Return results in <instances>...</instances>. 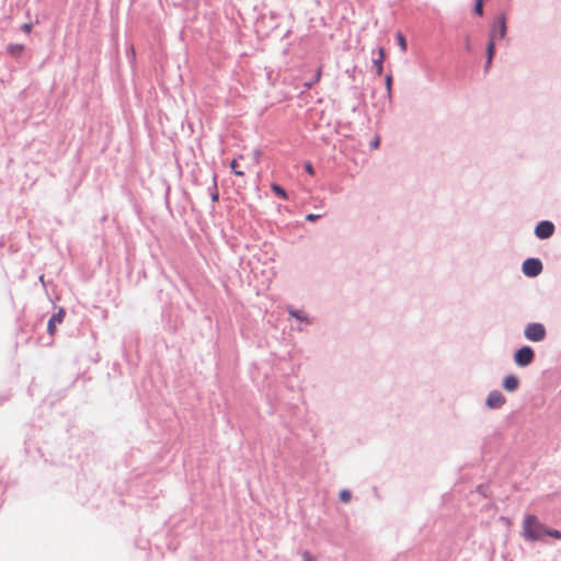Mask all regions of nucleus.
I'll return each instance as SVG.
<instances>
[{
	"mask_svg": "<svg viewBox=\"0 0 561 561\" xmlns=\"http://www.w3.org/2000/svg\"><path fill=\"white\" fill-rule=\"evenodd\" d=\"M547 527L535 515H526L523 522V536L528 541L542 540Z\"/></svg>",
	"mask_w": 561,
	"mask_h": 561,
	"instance_id": "f257e3e1",
	"label": "nucleus"
},
{
	"mask_svg": "<svg viewBox=\"0 0 561 561\" xmlns=\"http://www.w3.org/2000/svg\"><path fill=\"white\" fill-rule=\"evenodd\" d=\"M524 335L528 341L541 342L546 339L547 331L543 324L534 322L525 328Z\"/></svg>",
	"mask_w": 561,
	"mask_h": 561,
	"instance_id": "f03ea898",
	"label": "nucleus"
},
{
	"mask_svg": "<svg viewBox=\"0 0 561 561\" xmlns=\"http://www.w3.org/2000/svg\"><path fill=\"white\" fill-rule=\"evenodd\" d=\"M535 353L530 346H523L514 354L515 364L520 367H526L534 362Z\"/></svg>",
	"mask_w": 561,
	"mask_h": 561,
	"instance_id": "7ed1b4c3",
	"label": "nucleus"
},
{
	"mask_svg": "<svg viewBox=\"0 0 561 561\" xmlns=\"http://www.w3.org/2000/svg\"><path fill=\"white\" fill-rule=\"evenodd\" d=\"M522 268L526 276L536 277L542 272V263L538 259H527Z\"/></svg>",
	"mask_w": 561,
	"mask_h": 561,
	"instance_id": "20e7f679",
	"label": "nucleus"
},
{
	"mask_svg": "<svg viewBox=\"0 0 561 561\" xmlns=\"http://www.w3.org/2000/svg\"><path fill=\"white\" fill-rule=\"evenodd\" d=\"M554 232V226L551 221H541L535 228V234L539 239H547L551 237Z\"/></svg>",
	"mask_w": 561,
	"mask_h": 561,
	"instance_id": "39448f33",
	"label": "nucleus"
},
{
	"mask_svg": "<svg viewBox=\"0 0 561 561\" xmlns=\"http://www.w3.org/2000/svg\"><path fill=\"white\" fill-rule=\"evenodd\" d=\"M495 39H496V26H494L491 31L489 44L486 47V62H485L486 71L490 69L494 54H495Z\"/></svg>",
	"mask_w": 561,
	"mask_h": 561,
	"instance_id": "423d86ee",
	"label": "nucleus"
},
{
	"mask_svg": "<svg viewBox=\"0 0 561 561\" xmlns=\"http://www.w3.org/2000/svg\"><path fill=\"white\" fill-rule=\"evenodd\" d=\"M505 402V397L499 390L491 391L486 398V405L490 409H499L503 407Z\"/></svg>",
	"mask_w": 561,
	"mask_h": 561,
	"instance_id": "0eeeda50",
	"label": "nucleus"
},
{
	"mask_svg": "<svg viewBox=\"0 0 561 561\" xmlns=\"http://www.w3.org/2000/svg\"><path fill=\"white\" fill-rule=\"evenodd\" d=\"M65 316H66L65 310L59 309V311L57 313L53 314L51 318L49 319L48 324H47V331L51 336L55 335V333L57 331V324L62 323Z\"/></svg>",
	"mask_w": 561,
	"mask_h": 561,
	"instance_id": "6e6552de",
	"label": "nucleus"
},
{
	"mask_svg": "<svg viewBox=\"0 0 561 561\" xmlns=\"http://www.w3.org/2000/svg\"><path fill=\"white\" fill-rule=\"evenodd\" d=\"M519 387V379L514 375H508L503 379V388L508 392H514Z\"/></svg>",
	"mask_w": 561,
	"mask_h": 561,
	"instance_id": "1a4fd4ad",
	"label": "nucleus"
},
{
	"mask_svg": "<svg viewBox=\"0 0 561 561\" xmlns=\"http://www.w3.org/2000/svg\"><path fill=\"white\" fill-rule=\"evenodd\" d=\"M496 26V38H503L506 33V20L503 14L499 15L492 28Z\"/></svg>",
	"mask_w": 561,
	"mask_h": 561,
	"instance_id": "9d476101",
	"label": "nucleus"
},
{
	"mask_svg": "<svg viewBox=\"0 0 561 561\" xmlns=\"http://www.w3.org/2000/svg\"><path fill=\"white\" fill-rule=\"evenodd\" d=\"M378 54H379V57L374 60V66L376 68L377 75L381 76L382 71H383L382 64H383V60H385V57H386L385 48L380 47L379 50H378Z\"/></svg>",
	"mask_w": 561,
	"mask_h": 561,
	"instance_id": "9b49d317",
	"label": "nucleus"
},
{
	"mask_svg": "<svg viewBox=\"0 0 561 561\" xmlns=\"http://www.w3.org/2000/svg\"><path fill=\"white\" fill-rule=\"evenodd\" d=\"M243 159V154H239L237 159L230 162V169L236 176H244V171L241 169L239 160Z\"/></svg>",
	"mask_w": 561,
	"mask_h": 561,
	"instance_id": "f8f14e48",
	"label": "nucleus"
},
{
	"mask_svg": "<svg viewBox=\"0 0 561 561\" xmlns=\"http://www.w3.org/2000/svg\"><path fill=\"white\" fill-rule=\"evenodd\" d=\"M7 50L12 57H20L22 55V53L24 51V45L10 44L7 47Z\"/></svg>",
	"mask_w": 561,
	"mask_h": 561,
	"instance_id": "ddd939ff",
	"label": "nucleus"
},
{
	"mask_svg": "<svg viewBox=\"0 0 561 561\" xmlns=\"http://www.w3.org/2000/svg\"><path fill=\"white\" fill-rule=\"evenodd\" d=\"M271 188L280 198H283V199H287L288 198V195H287L286 191L280 185H278L276 183H273L271 185Z\"/></svg>",
	"mask_w": 561,
	"mask_h": 561,
	"instance_id": "4468645a",
	"label": "nucleus"
},
{
	"mask_svg": "<svg viewBox=\"0 0 561 561\" xmlns=\"http://www.w3.org/2000/svg\"><path fill=\"white\" fill-rule=\"evenodd\" d=\"M397 41H398V44H399L401 50L403 53L407 51V41H405V37L401 33L397 34Z\"/></svg>",
	"mask_w": 561,
	"mask_h": 561,
	"instance_id": "2eb2a0df",
	"label": "nucleus"
},
{
	"mask_svg": "<svg viewBox=\"0 0 561 561\" xmlns=\"http://www.w3.org/2000/svg\"><path fill=\"white\" fill-rule=\"evenodd\" d=\"M351 497H352V494L348 490H343L340 492V500L343 502V503H347L351 501Z\"/></svg>",
	"mask_w": 561,
	"mask_h": 561,
	"instance_id": "dca6fc26",
	"label": "nucleus"
},
{
	"mask_svg": "<svg viewBox=\"0 0 561 561\" xmlns=\"http://www.w3.org/2000/svg\"><path fill=\"white\" fill-rule=\"evenodd\" d=\"M321 75H322V70H321V68H318L317 72H316V76H314V80L311 81V82H306L305 87L307 89H310L314 82H318L320 80Z\"/></svg>",
	"mask_w": 561,
	"mask_h": 561,
	"instance_id": "f3484780",
	"label": "nucleus"
},
{
	"mask_svg": "<svg viewBox=\"0 0 561 561\" xmlns=\"http://www.w3.org/2000/svg\"><path fill=\"white\" fill-rule=\"evenodd\" d=\"M474 12L478 15H482L483 14V0H477L476 1Z\"/></svg>",
	"mask_w": 561,
	"mask_h": 561,
	"instance_id": "a211bd4d",
	"label": "nucleus"
},
{
	"mask_svg": "<svg viewBox=\"0 0 561 561\" xmlns=\"http://www.w3.org/2000/svg\"><path fill=\"white\" fill-rule=\"evenodd\" d=\"M213 182H214L215 192L211 194V199H213V202H217L218 201V192H217V175L216 174H214V176H213Z\"/></svg>",
	"mask_w": 561,
	"mask_h": 561,
	"instance_id": "6ab92c4d",
	"label": "nucleus"
},
{
	"mask_svg": "<svg viewBox=\"0 0 561 561\" xmlns=\"http://www.w3.org/2000/svg\"><path fill=\"white\" fill-rule=\"evenodd\" d=\"M546 536H550V537H553L554 539H561V533L557 529H548L547 528V535Z\"/></svg>",
	"mask_w": 561,
	"mask_h": 561,
	"instance_id": "aec40b11",
	"label": "nucleus"
},
{
	"mask_svg": "<svg viewBox=\"0 0 561 561\" xmlns=\"http://www.w3.org/2000/svg\"><path fill=\"white\" fill-rule=\"evenodd\" d=\"M380 146V137L379 136H376L373 141L370 142V147L373 149H378Z\"/></svg>",
	"mask_w": 561,
	"mask_h": 561,
	"instance_id": "412c9836",
	"label": "nucleus"
},
{
	"mask_svg": "<svg viewBox=\"0 0 561 561\" xmlns=\"http://www.w3.org/2000/svg\"><path fill=\"white\" fill-rule=\"evenodd\" d=\"M289 313H290V316L295 317L298 320H304V317L301 316L300 311L289 310Z\"/></svg>",
	"mask_w": 561,
	"mask_h": 561,
	"instance_id": "4be33fe9",
	"label": "nucleus"
},
{
	"mask_svg": "<svg viewBox=\"0 0 561 561\" xmlns=\"http://www.w3.org/2000/svg\"><path fill=\"white\" fill-rule=\"evenodd\" d=\"M32 27H33V26H32V24H31V23H24V24L22 25V31L28 34V33H31V32H32Z\"/></svg>",
	"mask_w": 561,
	"mask_h": 561,
	"instance_id": "5701e85b",
	"label": "nucleus"
},
{
	"mask_svg": "<svg viewBox=\"0 0 561 561\" xmlns=\"http://www.w3.org/2000/svg\"><path fill=\"white\" fill-rule=\"evenodd\" d=\"M321 217V215H316V214H309L306 216V219L308 221H316L317 219H319Z\"/></svg>",
	"mask_w": 561,
	"mask_h": 561,
	"instance_id": "b1692460",
	"label": "nucleus"
},
{
	"mask_svg": "<svg viewBox=\"0 0 561 561\" xmlns=\"http://www.w3.org/2000/svg\"><path fill=\"white\" fill-rule=\"evenodd\" d=\"M302 560L304 561H314L313 557L309 552H307V551H305L302 553Z\"/></svg>",
	"mask_w": 561,
	"mask_h": 561,
	"instance_id": "393cba45",
	"label": "nucleus"
},
{
	"mask_svg": "<svg viewBox=\"0 0 561 561\" xmlns=\"http://www.w3.org/2000/svg\"><path fill=\"white\" fill-rule=\"evenodd\" d=\"M305 170H306V172H308L310 175H313V174H314V169H313V167L311 165V163H307V164L305 165Z\"/></svg>",
	"mask_w": 561,
	"mask_h": 561,
	"instance_id": "a878e982",
	"label": "nucleus"
},
{
	"mask_svg": "<svg viewBox=\"0 0 561 561\" xmlns=\"http://www.w3.org/2000/svg\"><path fill=\"white\" fill-rule=\"evenodd\" d=\"M391 83H392V77L391 75H388L386 77V85H387V89L390 90L391 89Z\"/></svg>",
	"mask_w": 561,
	"mask_h": 561,
	"instance_id": "bb28decb",
	"label": "nucleus"
},
{
	"mask_svg": "<svg viewBox=\"0 0 561 561\" xmlns=\"http://www.w3.org/2000/svg\"><path fill=\"white\" fill-rule=\"evenodd\" d=\"M253 157H254V161H255L256 163H259V161H260V159H261V151H260V150H257V149H256V150H254V152H253Z\"/></svg>",
	"mask_w": 561,
	"mask_h": 561,
	"instance_id": "cd10ccee",
	"label": "nucleus"
}]
</instances>
